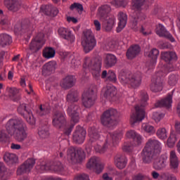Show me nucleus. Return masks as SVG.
<instances>
[{"mask_svg":"<svg viewBox=\"0 0 180 180\" xmlns=\"http://www.w3.org/2000/svg\"><path fill=\"white\" fill-rule=\"evenodd\" d=\"M44 46V34L39 32L30 44V50L32 53H37Z\"/></svg>","mask_w":180,"mask_h":180,"instance_id":"4468645a","label":"nucleus"},{"mask_svg":"<svg viewBox=\"0 0 180 180\" xmlns=\"http://www.w3.org/2000/svg\"><path fill=\"white\" fill-rule=\"evenodd\" d=\"M146 0H132L133 9H136L130 21L129 26L134 32H139V20H146V15L139 11L144 5Z\"/></svg>","mask_w":180,"mask_h":180,"instance_id":"39448f33","label":"nucleus"},{"mask_svg":"<svg viewBox=\"0 0 180 180\" xmlns=\"http://www.w3.org/2000/svg\"><path fill=\"white\" fill-rule=\"evenodd\" d=\"M57 68V63L54 60L49 61L43 66L42 74L47 77V75H51Z\"/></svg>","mask_w":180,"mask_h":180,"instance_id":"bb28decb","label":"nucleus"},{"mask_svg":"<svg viewBox=\"0 0 180 180\" xmlns=\"http://www.w3.org/2000/svg\"><path fill=\"white\" fill-rule=\"evenodd\" d=\"M4 4L11 12H18L20 9V4L18 0H4Z\"/></svg>","mask_w":180,"mask_h":180,"instance_id":"c756f323","label":"nucleus"},{"mask_svg":"<svg viewBox=\"0 0 180 180\" xmlns=\"http://www.w3.org/2000/svg\"><path fill=\"white\" fill-rule=\"evenodd\" d=\"M162 148L161 143L155 139H149L141 153L142 162L151 164L155 154H160Z\"/></svg>","mask_w":180,"mask_h":180,"instance_id":"f03ea898","label":"nucleus"},{"mask_svg":"<svg viewBox=\"0 0 180 180\" xmlns=\"http://www.w3.org/2000/svg\"><path fill=\"white\" fill-rule=\"evenodd\" d=\"M140 46L134 45L131 46L127 51V57L129 60H133L136 56L140 53Z\"/></svg>","mask_w":180,"mask_h":180,"instance_id":"c9c22d12","label":"nucleus"},{"mask_svg":"<svg viewBox=\"0 0 180 180\" xmlns=\"http://www.w3.org/2000/svg\"><path fill=\"white\" fill-rule=\"evenodd\" d=\"M76 79L73 75H68L64 77L60 82V86L63 89H70L75 85Z\"/></svg>","mask_w":180,"mask_h":180,"instance_id":"5701e85b","label":"nucleus"},{"mask_svg":"<svg viewBox=\"0 0 180 180\" xmlns=\"http://www.w3.org/2000/svg\"><path fill=\"white\" fill-rule=\"evenodd\" d=\"M82 46L86 53L92 51V50L96 47V39H95L94 33H92V31L90 30H86L83 32Z\"/></svg>","mask_w":180,"mask_h":180,"instance_id":"9d476101","label":"nucleus"},{"mask_svg":"<svg viewBox=\"0 0 180 180\" xmlns=\"http://www.w3.org/2000/svg\"><path fill=\"white\" fill-rule=\"evenodd\" d=\"M75 124H70V126L67 128L66 129H65V134H66V136H70L71 134V131H72V129H74V126H75Z\"/></svg>","mask_w":180,"mask_h":180,"instance_id":"338daca9","label":"nucleus"},{"mask_svg":"<svg viewBox=\"0 0 180 180\" xmlns=\"http://www.w3.org/2000/svg\"><path fill=\"white\" fill-rule=\"evenodd\" d=\"M169 168L174 173L178 172L179 169V159L175 150H171L169 153Z\"/></svg>","mask_w":180,"mask_h":180,"instance_id":"4be33fe9","label":"nucleus"},{"mask_svg":"<svg viewBox=\"0 0 180 180\" xmlns=\"http://www.w3.org/2000/svg\"><path fill=\"white\" fill-rule=\"evenodd\" d=\"M122 137L123 134L121 132H113L112 134H110V138L106 139L104 145L103 146L97 145L94 146V149L96 153L103 154L107 151L108 148H110V147H112V146H117V143L122 140Z\"/></svg>","mask_w":180,"mask_h":180,"instance_id":"1a4fd4ad","label":"nucleus"},{"mask_svg":"<svg viewBox=\"0 0 180 180\" xmlns=\"http://www.w3.org/2000/svg\"><path fill=\"white\" fill-rule=\"evenodd\" d=\"M58 33L64 40H67L69 43H74L75 41V36L72 34V31L68 28L60 27L58 30Z\"/></svg>","mask_w":180,"mask_h":180,"instance_id":"aec40b11","label":"nucleus"},{"mask_svg":"<svg viewBox=\"0 0 180 180\" xmlns=\"http://www.w3.org/2000/svg\"><path fill=\"white\" fill-rule=\"evenodd\" d=\"M79 106L75 103L69 104V106L67 109V113L71 117L72 122L73 123H78L79 122Z\"/></svg>","mask_w":180,"mask_h":180,"instance_id":"a211bd4d","label":"nucleus"},{"mask_svg":"<svg viewBox=\"0 0 180 180\" xmlns=\"http://www.w3.org/2000/svg\"><path fill=\"white\" fill-rule=\"evenodd\" d=\"M40 171L44 172V171H54V172H61L64 170V167L61 162H58L54 165H50V162L41 164L39 167Z\"/></svg>","mask_w":180,"mask_h":180,"instance_id":"f3484780","label":"nucleus"},{"mask_svg":"<svg viewBox=\"0 0 180 180\" xmlns=\"http://www.w3.org/2000/svg\"><path fill=\"white\" fill-rule=\"evenodd\" d=\"M160 55V51L157 49H152L149 54L148 57L151 58L150 65H149V68H153L155 64H157V58H158V56Z\"/></svg>","mask_w":180,"mask_h":180,"instance_id":"ea45409f","label":"nucleus"},{"mask_svg":"<svg viewBox=\"0 0 180 180\" xmlns=\"http://www.w3.org/2000/svg\"><path fill=\"white\" fill-rule=\"evenodd\" d=\"M152 92H161L162 91V78L160 77H154L150 84Z\"/></svg>","mask_w":180,"mask_h":180,"instance_id":"c85d7f7f","label":"nucleus"},{"mask_svg":"<svg viewBox=\"0 0 180 180\" xmlns=\"http://www.w3.org/2000/svg\"><path fill=\"white\" fill-rule=\"evenodd\" d=\"M122 150L124 151V153H130L132 150L131 145H129L127 143H124L122 146Z\"/></svg>","mask_w":180,"mask_h":180,"instance_id":"69168bd1","label":"nucleus"},{"mask_svg":"<svg viewBox=\"0 0 180 180\" xmlns=\"http://www.w3.org/2000/svg\"><path fill=\"white\" fill-rule=\"evenodd\" d=\"M24 119H25L27 123L30 124H35L36 123V119H34L32 111H30L28 113H27L26 115L24 116Z\"/></svg>","mask_w":180,"mask_h":180,"instance_id":"09e8293b","label":"nucleus"},{"mask_svg":"<svg viewBox=\"0 0 180 180\" xmlns=\"http://www.w3.org/2000/svg\"><path fill=\"white\" fill-rule=\"evenodd\" d=\"M70 9L71 11L77 9V11L82 12V11H84V6H82V4L79 3H74L70 6Z\"/></svg>","mask_w":180,"mask_h":180,"instance_id":"bf43d9fd","label":"nucleus"},{"mask_svg":"<svg viewBox=\"0 0 180 180\" xmlns=\"http://www.w3.org/2000/svg\"><path fill=\"white\" fill-rule=\"evenodd\" d=\"M163 117L164 114L158 112H153V119L156 122V123H158V122H160Z\"/></svg>","mask_w":180,"mask_h":180,"instance_id":"6e6d98bb","label":"nucleus"},{"mask_svg":"<svg viewBox=\"0 0 180 180\" xmlns=\"http://www.w3.org/2000/svg\"><path fill=\"white\" fill-rule=\"evenodd\" d=\"M30 111V110H27L26 108V104L25 103H22L20 104V106L18 108V112L20 115H21V116H23V117L25 116H26L27 113H29Z\"/></svg>","mask_w":180,"mask_h":180,"instance_id":"de8ad7c7","label":"nucleus"},{"mask_svg":"<svg viewBox=\"0 0 180 180\" xmlns=\"http://www.w3.org/2000/svg\"><path fill=\"white\" fill-rule=\"evenodd\" d=\"M38 134L39 136L41 138V139H46V137L50 134L49 133V130L44 129H39V131H38Z\"/></svg>","mask_w":180,"mask_h":180,"instance_id":"4d7b16f0","label":"nucleus"},{"mask_svg":"<svg viewBox=\"0 0 180 180\" xmlns=\"http://www.w3.org/2000/svg\"><path fill=\"white\" fill-rule=\"evenodd\" d=\"M142 129L144 130V131H146V133H155V129H154V127L148 124H142Z\"/></svg>","mask_w":180,"mask_h":180,"instance_id":"864d4df0","label":"nucleus"},{"mask_svg":"<svg viewBox=\"0 0 180 180\" xmlns=\"http://www.w3.org/2000/svg\"><path fill=\"white\" fill-rule=\"evenodd\" d=\"M161 57L163 61L169 65L174 63L178 60L176 53L174 51L162 52Z\"/></svg>","mask_w":180,"mask_h":180,"instance_id":"a878e982","label":"nucleus"},{"mask_svg":"<svg viewBox=\"0 0 180 180\" xmlns=\"http://www.w3.org/2000/svg\"><path fill=\"white\" fill-rule=\"evenodd\" d=\"M52 124L56 129H63L67 124L65 113L61 111H56L52 117Z\"/></svg>","mask_w":180,"mask_h":180,"instance_id":"ddd939ff","label":"nucleus"},{"mask_svg":"<svg viewBox=\"0 0 180 180\" xmlns=\"http://www.w3.org/2000/svg\"><path fill=\"white\" fill-rule=\"evenodd\" d=\"M114 164L118 169H124L127 165V158L122 154H117L114 158Z\"/></svg>","mask_w":180,"mask_h":180,"instance_id":"393cba45","label":"nucleus"},{"mask_svg":"<svg viewBox=\"0 0 180 180\" xmlns=\"http://www.w3.org/2000/svg\"><path fill=\"white\" fill-rule=\"evenodd\" d=\"M110 11H112L110 6L108 4L102 5L98 8L97 15L100 19H106V18H108V15L110 13Z\"/></svg>","mask_w":180,"mask_h":180,"instance_id":"473e14b6","label":"nucleus"},{"mask_svg":"<svg viewBox=\"0 0 180 180\" xmlns=\"http://www.w3.org/2000/svg\"><path fill=\"white\" fill-rule=\"evenodd\" d=\"M5 162L8 165L16 164L18 162V156L13 153H6L4 156Z\"/></svg>","mask_w":180,"mask_h":180,"instance_id":"79ce46f5","label":"nucleus"},{"mask_svg":"<svg viewBox=\"0 0 180 180\" xmlns=\"http://www.w3.org/2000/svg\"><path fill=\"white\" fill-rule=\"evenodd\" d=\"M119 80L122 85H127L129 88H139L141 85L143 76L141 73L130 74L129 72H121L119 75Z\"/></svg>","mask_w":180,"mask_h":180,"instance_id":"20e7f679","label":"nucleus"},{"mask_svg":"<svg viewBox=\"0 0 180 180\" xmlns=\"http://www.w3.org/2000/svg\"><path fill=\"white\" fill-rule=\"evenodd\" d=\"M118 26L117 27V32L120 33L126 27V25H127V14L120 11L118 15Z\"/></svg>","mask_w":180,"mask_h":180,"instance_id":"cd10ccee","label":"nucleus"},{"mask_svg":"<svg viewBox=\"0 0 180 180\" xmlns=\"http://www.w3.org/2000/svg\"><path fill=\"white\" fill-rule=\"evenodd\" d=\"M104 63L106 67L110 68L111 67H113L116 65V63H117V58H116V56H115V55L108 53L105 56Z\"/></svg>","mask_w":180,"mask_h":180,"instance_id":"58836bf2","label":"nucleus"},{"mask_svg":"<svg viewBox=\"0 0 180 180\" xmlns=\"http://www.w3.org/2000/svg\"><path fill=\"white\" fill-rule=\"evenodd\" d=\"M8 95L11 101L13 102H18L20 101V95H19V89L16 87H9L8 88Z\"/></svg>","mask_w":180,"mask_h":180,"instance_id":"4c0bfd02","label":"nucleus"},{"mask_svg":"<svg viewBox=\"0 0 180 180\" xmlns=\"http://www.w3.org/2000/svg\"><path fill=\"white\" fill-rule=\"evenodd\" d=\"M84 68H88L91 72L94 78L98 79L101 77V68H102V59L99 58H84Z\"/></svg>","mask_w":180,"mask_h":180,"instance_id":"0eeeda50","label":"nucleus"},{"mask_svg":"<svg viewBox=\"0 0 180 180\" xmlns=\"http://www.w3.org/2000/svg\"><path fill=\"white\" fill-rule=\"evenodd\" d=\"M132 140V146H140L143 143V136L140 134H138Z\"/></svg>","mask_w":180,"mask_h":180,"instance_id":"5fc2aeb1","label":"nucleus"},{"mask_svg":"<svg viewBox=\"0 0 180 180\" xmlns=\"http://www.w3.org/2000/svg\"><path fill=\"white\" fill-rule=\"evenodd\" d=\"M172 105V96L168 94L165 98L158 101L155 104V108H167L169 109Z\"/></svg>","mask_w":180,"mask_h":180,"instance_id":"7c9ffc66","label":"nucleus"},{"mask_svg":"<svg viewBox=\"0 0 180 180\" xmlns=\"http://www.w3.org/2000/svg\"><path fill=\"white\" fill-rule=\"evenodd\" d=\"M39 116H44L49 113V110L46 108V107L42 106L41 105L39 106V109L37 112Z\"/></svg>","mask_w":180,"mask_h":180,"instance_id":"680f3d73","label":"nucleus"},{"mask_svg":"<svg viewBox=\"0 0 180 180\" xmlns=\"http://www.w3.org/2000/svg\"><path fill=\"white\" fill-rule=\"evenodd\" d=\"M86 137V130L84 127L77 125L72 134L73 143L75 144H83Z\"/></svg>","mask_w":180,"mask_h":180,"instance_id":"2eb2a0df","label":"nucleus"},{"mask_svg":"<svg viewBox=\"0 0 180 180\" xmlns=\"http://www.w3.org/2000/svg\"><path fill=\"white\" fill-rule=\"evenodd\" d=\"M44 58H54L56 56V49L51 47H46L42 52Z\"/></svg>","mask_w":180,"mask_h":180,"instance_id":"37998d69","label":"nucleus"},{"mask_svg":"<svg viewBox=\"0 0 180 180\" xmlns=\"http://www.w3.org/2000/svg\"><path fill=\"white\" fill-rule=\"evenodd\" d=\"M41 10L43 11L44 13H45V15H47V16H57L58 15V8L57 7L53 6L51 4L42 6L41 7Z\"/></svg>","mask_w":180,"mask_h":180,"instance_id":"2f4dec72","label":"nucleus"},{"mask_svg":"<svg viewBox=\"0 0 180 180\" xmlns=\"http://www.w3.org/2000/svg\"><path fill=\"white\" fill-rule=\"evenodd\" d=\"M175 143H176V136L174 134H170L169 137L167 139V146L170 148L175 146Z\"/></svg>","mask_w":180,"mask_h":180,"instance_id":"8fccbe9b","label":"nucleus"},{"mask_svg":"<svg viewBox=\"0 0 180 180\" xmlns=\"http://www.w3.org/2000/svg\"><path fill=\"white\" fill-rule=\"evenodd\" d=\"M138 134L139 133H137L136 131L131 129L127 131L126 136L127 139H131V140H133Z\"/></svg>","mask_w":180,"mask_h":180,"instance_id":"052dcab7","label":"nucleus"},{"mask_svg":"<svg viewBox=\"0 0 180 180\" xmlns=\"http://www.w3.org/2000/svg\"><path fill=\"white\" fill-rule=\"evenodd\" d=\"M81 65V60H75V59H73L72 60V62H71V67L72 68H78L79 67H80Z\"/></svg>","mask_w":180,"mask_h":180,"instance_id":"e2e57ef3","label":"nucleus"},{"mask_svg":"<svg viewBox=\"0 0 180 180\" xmlns=\"http://www.w3.org/2000/svg\"><path fill=\"white\" fill-rule=\"evenodd\" d=\"M6 130L10 136H14L15 140L22 143L27 139V127L20 118H11L6 124Z\"/></svg>","mask_w":180,"mask_h":180,"instance_id":"f257e3e1","label":"nucleus"},{"mask_svg":"<svg viewBox=\"0 0 180 180\" xmlns=\"http://www.w3.org/2000/svg\"><path fill=\"white\" fill-rule=\"evenodd\" d=\"M25 30H26L27 32V30H29V25H25L22 24L21 25H15V32H25Z\"/></svg>","mask_w":180,"mask_h":180,"instance_id":"13d9d810","label":"nucleus"},{"mask_svg":"<svg viewBox=\"0 0 180 180\" xmlns=\"http://www.w3.org/2000/svg\"><path fill=\"white\" fill-rule=\"evenodd\" d=\"M98 90H96V86L90 88L82 94V104L84 108H91L95 105V102L98 98L97 94Z\"/></svg>","mask_w":180,"mask_h":180,"instance_id":"f8f14e48","label":"nucleus"},{"mask_svg":"<svg viewBox=\"0 0 180 180\" xmlns=\"http://www.w3.org/2000/svg\"><path fill=\"white\" fill-rule=\"evenodd\" d=\"M119 112L115 108H110L103 112L101 117V122L103 126L112 129L117 124Z\"/></svg>","mask_w":180,"mask_h":180,"instance_id":"423d86ee","label":"nucleus"},{"mask_svg":"<svg viewBox=\"0 0 180 180\" xmlns=\"http://www.w3.org/2000/svg\"><path fill=\"white\" fill-rule=\"evenodd\" d=\"M11 176L9 170L0 162V180H8Z\"/></svg>","mask_w":180,"mask_h":180,"instance_id":"a19ab883","label":"nucleus"},{"mask_svg":"<svg viewBox=\"0 0 180 180\" xmlns=\"http://www.w3.org/2000/svg\"><path fill=\"white\" fill-rule=\"evenodd\" d=\"M66 101L69 104L78 102V101H79V95L78 94V91L76 90H70L66 96Z\"/></svg>","mask_w":180,"mask_h":180,"instance_id":"f704fd0d","label":"nucleus"},{"mask_svg":"<svg viewBox=\"0 0 180 180\" xmlns=\"http://www.w3.org/2000/svg\"><path fill=\"white\" fill-rule=\"evenodd\" d=\"M89 136L91 141H96V140H99V137H101V135H99V133H98V131L95 127L89 129Z\"/></svg>","mask_w":180,"mask_h":180,"instance_id":"a18cd8bd","label":"nucleus"},{"mask_svg":"<svg viewBox=\"0 0 180 180\" xmlns=\"http://www.w3.org/2000/svg\"><path fill=\"white\" fill-rule=\"evenodd\" d=\"M155 33L159 37H165V39L169 40L172 43L175 41V38L173 37L172 34L167 30V28L162 24H158L156 26Z\"/></svg>","mask_w":180,"mask_h":180,"instance_id":"6ab92c4d","label":"nucleus"},{"mask_svg":"<svg viewBox=\"0 0 180 180\" xmlns=\"http://www.w3.org/2000/svg\"><path fill=\"white\" fill-rule=\"evenodd\" d=\"M115 25V17L111 16L107 19L103 23V27L106 32H110L113 29V25Z\"/></svg>","mask_w":180,"mask_h":180,"instance_id":"c03bdc74","label":"nucleus"},{"mask_svg":"<svg viewBox=\"0 0 180 180\" xmlns=\"http://www.w3.org/2000/svg\"><path fill=\"white\" fill-rule=\"evenodd\" d=\"M178 79L179 77L177 75H170L168 79L169 85H171V86H174V85L178 84Z\"/></svg>","mask_w":180,"mask_h":180,"instance_id":"603ef678","label":"nucleus"},{"mask_svg":"<svg viewBox=\"0 0 180 180\" xmlns=\"http://www.w3.org/2000/svg\"><path fill=\"white\" fill-rule=\"evenodd\" d=\"M75 180H89V176L86 174H79L75 178Z\"/></svg>","mask_w":180,"mask_h":180,"instance_id":"0e129e2a","label":"nucleus"},{"mask_svg":"<svg viewBox=\"0 0 180 180\" xmlns=\"http://www.w3.org/2000/svg\"><path fill=\"white\" fill-rule=\"evenodd\" d=\"M117 94V89H116V87L115 86L108 85L106 86L105 91L104 92V96L109 101H112L113 98L116 96Z\"/></svg>","mask_w":180,"mask_h":180,"instance_id":"72a5a7b5","label":"nucleus"},{"mask_svg":"<svg viewBox=\"0 0 180 180\" xmlns=\"http://www.w3.org/2000/svg\"><path fill=\"white\" fill-rule=\"evenodd\" d=\"M88 169H94L96 174H101L103 171V165L99 162L98 158H91L86 164Z\"/></svg>","mask_w":180,"mask_h":180,"instance_id":"412c9836","label":"nucleus"},{"mask_svg":"<svg viewBox=\"0 0 180 180\" xmlns=\"http://www.w3.org/2000/svg\"><path fill=\"white\" fill-rule=\"evenodd\" d=\"M141 96V105L135 106V112H133L130 117V123L132 126L139 122L144 120L146 117V111L144 106L147 105V101H148V94L146 91H141L140 93Z\"/></svg>","mask_w":180,"mask_h":180,"instance_id":"7ed1b4c3","label":"nucleus"},{"mask_svg":"<svg viewBox=\"0 0 180 180\" xmlns=\"http://www.w3.org/2000/svg\"><path fill=\"white\" fill-rule=\"evenodd\" d=\"M5 139H8V134L5 131H0V141H4Z\"/></svg>","mask_w":180,"mask_h":180,"instance_id":"774afa93","label":"nucleus"},{"mask_svg":"<svg viewBox=\"0 0 180 180\" xmlns=\"http://www.w3.org/2000/svg\"><path fill=\"white\" fill-rule=\"evenodd\" d=\"M86 157L85 152L81 148H75L71 146L67 150V158L73 164H80Z\"/></svg>","mask_w":180,"mask_h":180,"instance_id":"9b49d317","label":"nucleus"},{"mask_svg":"<svg viewBox=\"0 0 180 180\" xmlns=\"http://www.w3.org/2000/svg\"><path fill=\"white\" fill-rule=\"evenodd\" d=\"M12 37L8 34H0V47H6L12 44Z\"/></svg>","mask_w":180,"mask_h":180,"instance_id":"e433bc0d","label":"nucleus"},{"mask_svg":"<svg viewBox=\"0 0 180 180\" xmlns=\"http://www.w3.org/2000/svg\"><path fill=\"white\" fill-rule=\"evenodd\" d=\"M168 160V156L167 155H162L159 158H158L153 162V168L156 171H161L167 167V161Z\"/></svg>","mask_w":180,"mask_h":180,"instance_id":"b1692460","label":"nucleus"},{"mask_svg":"<svg viewBox=\"0 0 180 180\" xmlns=\"http://www.w3.org/2000/svg\"><path fill=\"white\" fill-rule=\"evenodd\" d=\"M167 135L168 132L165 128H159L157 130L156 136L158 137V139H160V140H165L167 137H168Z\"/></svg>","mask_w":180,"mask_h":180,"instance_id":"49530a36","label":"nucleus"},{"mask_svg":"<svg viewBox=\"0 0 180 180\" xmlns=\"http://www.w3.org/2000/svg\"><path fill=\"white\" fill-rule=\"evenodd\" d=\"M122 137L123 134L121 132H113L112 134H110V138L106 139L104 145L103 146L97 145L94 146V149L96 153L103 154L107 151L108 148H110V147H112V146H117V143L122 140Z\"/></svg>","mask_w":180,"mask_h":180,"instance_id":"6e6552de","label":"nucleus"},{"mask_svg":"<svg viewBox=\"0 0 180 180\" xmlns=\"http://www.w3.org/2000/svg\"><path fill=\"white\" fill-rule=\"evenodd\" d=\"M34 164H36V160L34 158H28L24 163L18 167L16 172L17 175L28 174V172H30L32 169H33Z\"/></svg>","mask_w":180,"mask_h":180,"instance_id":"dca6fc26","label":"nucleus"},{"mask_svg":"<svg viewBox=\"0 0 180 180\" xmlns=\"http://www.w3.org/2000/svg\"><path fill=\"white\" fill-rule=\"evenodd\" d=\"M107 81H110V82H112L113 84L117 82V77H116V74L113 70H109L108 72Z\"/></svg>","mask_w":180,"mask_h":180,"instance_id":"3c124183","label":"nucleus"}]
</instances>
